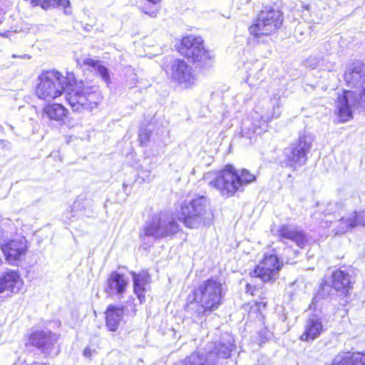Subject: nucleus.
Listing matches in <instances>:
<instances>
[{"label":"nucleus","mask_w":365,"mask_h":365,"mask_svg":"<svg viewBox=\"0 0 365 365\" xmlns=\"http://www.w3.org/2000/svg\"><path fill=\"white\" fill-rule=\"evenodd\" d=\"M37 80L34 94L44 101H54L63 96L66 88H71L67 92L66 99L76 112L92 110L103 100V95L98 86L89 85L83 81L78 83L73 71H66L63 75L56 69L44 70Z\"/></svg>","instance_id":"obj_1"},{"label":"nucleus","mask_w":365,"mask_h":365,"mask_svg":"<svg viewBox=\"0 0 365 365\" xmlns=\"http://www.w3.org/2000/svg\"><path fill=\"white\" fill-rule=\"evenodd\" d=\"M223 302L222 284L217 279L210 277L192 289L183 309L200 318L218 310Z\"/></svg>","instance_id":"obj_2"},{"label":"nucleus","mask_w":365,"mask_h":365,"mask_svg":"<svg viewBox=\"0 0 365 365\" xmlns=\"http://www.w3.org/2000/svg\"><path fill=\"white\" fill-rule=\"evenodd\" d=\"M256 180V176L245 168L237 169L232 164H226L216 170L210 185L217 190L220 195L228 198Z\"/></svg>","instance_id":"obj_3"},{"label":"nucleus","mask_w":365,"mask_h":365,"mask_svg":"<svg viewBox=\"0 0 365 365\" xmlns=\"http://www.w3.org/2000/svg\"><path fill=\"white\" fill-rule=\"evenodd\" d=\"M176 216L187 229L209 227L213 222L215 215L208 200L204 196L185 200L179 205Z\"/></svg>","instance_id":"obj_4"},{"label":"nucleus","mask_w":365,"mask_h":365,"mask_svg":"<svg viewBox=\"0 0 365 365\" xmlns=\"http://www.w3.org/2000/svg\"><path fill=\"white\" fill-rule=\"evenodd\" d=\"M284 23V13L275 5L263 4L248 27L249 34L255 39L277 34Z\"/></svg>","instance_id":"obj_5"},{"label":"nucleus","mask_w":365,"mask_h":365,"mask_svg":"<svg viewBox=\"0 0 365 365\" xmlns=\"http://www.w3.org/2000/svg\"><path fill=\"white\" fill-rule=\"evenodd\" d=\"M355 278L349 271L336 269L330 274L329 281L324 278L319 285L322 294H327L328 287L336 292L338 303L346 307L350 302Z\"/></svg>","instance_id":"obj_6"},{"label":"nucleus","mask_w":365,"mask_h":365,"mask_svg":"<svg viewBox=\"0 0 365 365\" xmlns=\"http://www.w3.org/2000/svg\"><path fill=\"white\" fill-rule=\"evenodd\" d=\"M177 51L195 67H202L213 58L211 51L205 48L202 38L192 34L181 38Z\"/></svg>","instance_id":"obj_7"},{"label":"nucleus","mask_w":365,"mask_h":365,"mask_svg":"<svg viewBox=\"0 0 365 365\" xmlns=\"http://www.w3.org/2000/svg\"><path fill=\"white\" fill-rule=\"evenodd\" d=\"M284 262L276 253H264L258 264L250 271V276L263 283H274L279 277Z\"/></svg>","instance_id":"obj_8"},{"label":"nucleus","mask_w":365,"mask_h":365,"mask_svg":"<svg viewBox=\"0 0 365 365\" xmlns=\"http://www.w3.org/2000/svg\"><path fill=\"white\" fill-rule=\"evenodd\" d=\"M5 261L11 266H18L27 254L29 246L24 238L11 239L0 245Z\"/></svg>","instance_id":"obj_9"},{"label":"nucleus","mask_w":365,"mask_h":365,"mask_svg":"<svg viewBox=\"0 0 365 365\" xmlns=\"http://www.w3.org/2000/svg\"><path fill=\"white\" fill-rule=\"evenodd\" d=\"M171 80L183 89L191 88L195 84V76L191 67L183 60H174L170 66Z\"/></svg>","instance_id":"obj_10"},{"label":"nucleus","mask_w":365,"mask_h":365,"mask_svg":"<svg viewBox=\"0 0 365 365\" xmlns=\"http://www.w3.org/2000/svg\"><path fill=\"white\" fill-rule=\"evenodd\" d=\"M311 148L312 143L307 140V136H299L297 141L291 145L290 152L286 156V166L295 169L305 164Z\"/></svg>","instance_id":"obj_11"},{"label":"nucleus","mask_w":365,"mask_h":365,"mask_svg":"<svg viewBox=\"0 0 365 365\" xmlns=\"http://www.w3.org/2000/svg\"><path fill=\"white\" fill-rule=\"evenodd\" d=\"M24 279L18 270L7 269L0 275V294L6 293L8 297L16 295L24 289Z\"/></svg>","instance_id":"obj_12"},{"label":"nucleus","mask_w":365,"mask_h":365,"mask_svg":"<svg viewBox=\"0 0 365 365\" xmlns=\"http://www.w3.org/2000/svg\"><path fill=\"white\" fill-rule=\"evenodd\" d=\"M58 337L51 331L36 330L27 335L26 346H34L43 353H48L56 343Z\"/></svg>","instance_id":"obj_13"},{"label":"nucleus","mask_w":365,"mask_h":365,"mask_svg":"<svg viewBox=\"0 0 365 365\" xmlns=\"http://www.w3.org/2000/svg\"><path fill=\"white\" fill-rule=\"evenodd\" d=\"M278 240L284 242L291 240L299 248L303 249L309 244V238L306 233L297 228H294L288 224L281 225L277 232Z\"/></svg>","instance_id":"obj_14"},{"label":"nucleus","mask_w":365,"mask_h":365,"mask_svg":"<svg viewBox=\"0 0 365 365\" xmlns=\"http://www.w3.org/2000/svg\"><path fill=\"white\" fill-rule=\"evenodd\" d=\"M133 279V293L140 304L145 302L146 292L150 289L151 276L148 269H141L139 272H130Z\"/></svg>","instance_id":"obj_15"},{"label":"nucleus","mask_w":365,"mask_h":365,"mask_svg":"<svg viewBox=\"0 0 365 365\" xmlns=\"http://www.w3.org/2000/svg\"><path fill=\"white\" fill-rule=\"evenodd\" d=\"M128 287V281L123 274L113 271L106 281L105 292L108 294H116L123 296Z\"/></svg>","instance_id":"obj_16"},{"label":"nucleus","mask_w":365,"mask_h":365,"mask_svg":"<svg viewBox=\"0 0 365 365\" xmlns=\"http://www.w3.org/2000/svg\"><path fill=\"white\" fill-rule=\"evenodd\" d=\"M125 307L122 305L111 304L107 306L104 312L105 324L109 331L115 332L118 330L125 314Z\"/></svg>","instance_id":"obj_17"},{"label":"nucleus","mask_w":365,"mask_h":365,"mask_svg":"<svg viewBox=\"0 0 365 365\" xmlns=\"http://www.w3.org/2000/svg\"><path fill=\"white\" fill-rule=\"evenodd\" d=\"M354 96V93L353 91L344 90L341 94L337 96L335 114L339 118V123H346L353 118V113L349 103V98Z\"/></svg>","instance_id":"obj_18"},{"label":"nucleus","mask_w":365,"mask_h":365,"mask_svg":"<svg viewBox=\"0 0 365 365\" xmlns=\"http://www.w3.org/2000/svg\"><path fill=\"white\" fill-rule=\"evenodd\" d=\"M43 118L51 121L64 123L69 116V110L62 103H48L41 110Z\"/></svg>","instance_id":"obj_19"},{"label":"nucleus","mask_w":365,"mask_h":365,"mask_svg":"<svg viewBox=\"0 0 365 365\" xmlns=\"http://www.w3.org/2000/svg\"><path fill=\"white\" fill-rule=\"evenodd\" d=\"M324 330L321 319L318 317L308 319L304 325V331L299 339L305 342L313 341L321 336Z\"/></svg>","instance_id":"obj_20"},{"label":"nucleus","mask_w":365,"mask_h":365,"mask_svg":"<svg viewBox=\"0 0 365 365\" xmlns=\"http://www.w3.org/2000/svg\"><path fill=\"white\" fill-rule=\"evenodd\" d=\"M162 219L160 216H154L152 220L144 227L141 237H153L157 239L163 238Z\"/></svg>","instance_id":"obj_21"},{"label":"nucleus","mask_w":365,"mask_h":365,"mask_svg":"<svg viewBox=\"0 0 365 365\" xmlns=\"http://www.w3.org/2000/svg\"><path fill=\"white\" fill-rule=\"evenodd\" d=\"M30 4L32 7L39 6L46 11L61 7L65 14H68L67 9L71 6L69 0H30Z\"/></svg>","instance_id":"obj_22"},{"label":"nucleus","mask_w":365,"mask_h":365,"mask_svg":"<svg viewBox=\"0 0 365 365\" xmlns=\"http://www.w3.org/2000/svg\"><path fill=\"white\" fill-rule=\"evenodd\" d=\"M355 220L354 212L350 213L348 216H343L340 217L336 227L334 228V235H344L357 227Z\"/></svg>","instance_id":"obj_23"},{"label":"nucleus","mask_w":365,"mask_h":365,"mask_svg":"<svg viewBox=\"0 0 365 365\" xmlns=\"http://www.w3.org/2000/svg\"><path fill=\"white\" fill-rule=\"evenodd\" d=\"M364 63L349 69L344 73V78L347 86H354L364 76L363 71Z\"/></svg>","instance_id":"obj_24"},{"label":"nucleus","mask_w":365,"mask_h":365,"mask_svg":"<svg viewBox=\"0 0 365 365\" xmlns=\"http://www.w3.org/2000/svg\"><path fill=\"white\" fill-rule=\"evenodd\" d=\"M259 301H255L252 305L250 306L249 313L260 315L266 309L268 304L267 300L262 296L259 297Z\"/></svg>","instance_id":"obj_25"},{"label":"nucleus","mask_w":365,"mask_h":365,"mask_svg":"<svg viewBox=\"0 0 365 365\" xmlns=\"http://www.w3.org/2000/svg\"><path fill=\"white\" fill-rule=\"evenodd\" d=\"M330 365H352L351 351H345L338 354Z\"/></svg>","instance_id":"obj_26"},{"label":"nucleus","mask_w":365,"mask_h":365,"mask_svg":"<svg viewBox=\"0 0 365 365\" xmlns=\"http://www.w3.org/2000/svg\"><path fill=\"white\" fill-rule=\"evenodd\" d=\"M180 231L179 225L175 220H172L167 225L163 226V237H171Z\"/></svg>","instance_id":"obj_27"},{"label":"nucleus","mask_w":365,"mask_h":365,"mask_svg":"<svg viewBox=\"0 0 365 365\" xmlns=\"http://www.w3.org/2000/svg\"><path fill=\"white\" fill-rule=\"evenodd\" d=\"M352 365H365V350L351 352Z\"/></svg>","instance_id":"obj_28"},{"label":"nucleus","mask_w":365,"mask_h":365,"mask_svg":"<svg viewBox=\"0 0 365 365\" xmlns=\"http://www.w3.org/2000/svg\"><path fill=\"white\" fill-rule=\"evenodd\" d=\"M355 221L357 227H365V209L354 211Z\"/></svg>","instance_id":"obj_29"},{"label":"nucleus","mask_w":365,"mask_h":365,"mask_svg":"<svg viewBox=\"0 0 365 365\" xmlns=\"http://www.w3.org/2000/svg\"><path fill=\"white\" fill-rule=\"evenodd\" d=\"M97 71L104 81L106 82L110 81L109 72L106 66L100 64L97 68Z\"/></svg>","instance_id":"obj_30"},{"label":"nucleus","mask_w":365,"mask_h":365,"mask_svg":"<svg viewBox=\"0 0 365 365\" xmlns=\"http://www.w3.org/2000/svg\"><path fill=\"white\" fill-rule=\"evenodd\" d=\"M257 289V286L251 283H247L245 287V293L251 297L255 296Z\"/></svg>","instance_id":"obj_31"},{"label":"nucleus","mask_w":365,"mask_h":365,"mask_svg":"<svg viewBox=\"0 0 365 365\" xmlns=\"http://www.w3.org/2000/svg\"><path fill=\"white\" fill-rule=\"evenodd\" d=\"M83 65L87 66L90 68H98L100 65V61L91 58H88L83 60Z\"/></svg>","instance_id":"obj_32"},{"label":"nucleus","mask_w":365,"mask_h":365,"mask_svg":"<svg viewBox=\"0 0 365 365\" xmlns=\"http://www.w3.org/2000/svg\"><path fill=\"white\" fill-rule=\"evenodd\" d=\"M93 353H96V350L91 349L88 346L86 347L83 351V355L86 358L89 359H91Z\"/></svg>","instance_id":"obj_33"},{"label":"nucleus","mask_w":365,"mask_h":365,"mask_svg":"<svg viewBox=\"0 0 365 365\" xmlns=\"http://www.w3.org/2000/svg\"><path fill=\"white\" fill-rule=\"evenodd\" d=\"M359 101L365 104V88H363L359 93Z\"/></svg>","instance_id":"obj_34"},{"label":"nucleus","mask_w":365,"mask_h":365,"mask_svg":"<svg viewBox=\"0 0 365 365\" xmlns=\"http://www.w3.org/2000/svg\"><path fill=\"white\" fill-rule=\"evenodd\" d=\"M147 1L153 4H158L160 3L161 0H146Z\"/></svg>","instance_id":"obj_35"},{"label":"nucleus","mask_w":365,"mask_h":365,"mask_svg":"<svg viewBox=\"0 0 365 365\" xmlns=\"http://www.w3.org/2000/svg\"><path fill=\"white\" fill-rule=\"evenodd\" d=\"M32 365H48L46 363H38V362H34L32 364Z\"/></svg>","instance_id":"obj_36"},{"label":"nucleus","mask_w":365,"mask_h":365,"mask_svg":"<svg viewBox=\"0 0 365 365\" xmlns=\"http://www.w3.org/2000/svg\"><path fill=\"white\" fill-rule=\"evenodd\" d=\"M6 11L2 9L1 7H0V15L3 16L6 14Z\"/></svg>","instance_id":"obj_37"},{"label":"nucleus","mask_w":365,"mask_h":365,"mask_svg":"<svg viewBox=\"0 0 365 365\" xmlns=\"http://www.w3.org/2000/svg\"><path fill=\"white\" fill-rule=\"evenodd\" d=\"M150 16H156V14L154 13V12H152L151 14H150Z\"/></svg>","instance_id":"obj_38"},{"label":"nucleus","mask_w":365,"mask_h":365,"mask_svg":"<svg viewBox=\"0 0 365 365\" xmlns=\"http://www.w3.org/2000/svg\"><path fill=\"white\" fill-rule=\"evenodd\" d=\"M136 312H137V310H136V309L135 308V309H133V313H134V314H136Z\"/></svg>","instance_id":"obj_39"}]
</instances>
